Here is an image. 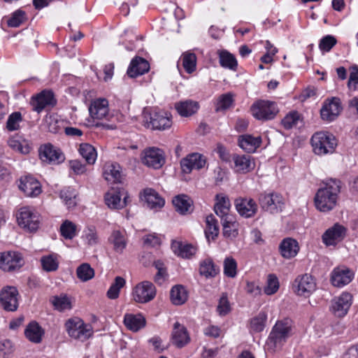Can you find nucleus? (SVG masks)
Listing matches in <instances>:
<instances>
[{"mask_svg":"<svg viewBox=\"0 0 358 358\" xmlns=\"http://www.w3.org/2000/svg\"><path fill=\"white\" fill-rule=\"evenodd\" d=\"M24 264L22 255L14 251L0 253V268L3 271H12L20 268Z\"/></svg>","mask_w":358,"mask_h":358,"instance_id":"f3484780","label":"nucleus"},{"mask_svg":"<svg viewBox=\"0 0 358 358\" xmlns=\"http://www.w3.org/2000/svg\"><path fill=\"white\" fill-rule=\"evenodd\" d=\"M41 262L43 269L48 272L55 271L59 266V260L56 254L42 257Z\"/></svg>","mask_w":358,"mask_h":358,"instance_id":"09e8293b","label":"nucleus"},{"mask_svg":"<svg viewBox=\"0 0 358 358\" xmlns=\"http://www.w3.org/2000/svg\"><path fill=\"white\" fill-rule=\"evenodd\" d=\"M175 109L182 117H189L195 115L199 110L200 105L196 101L186 99L175 103Z\"/></svg>","mask_w":358,"mask_h":358,"instance_id":"bb28decb","label":"nucleus"},{"mask_svg":"<svg viewBox=\"0 0 358 358\" xmlns=\"http://www.w3.org/2000/svg\"><path fill=\"white\" fill-rule=\"evenodd\" d=\"M144 125L153 130L164 131L172 126L171 115L164 111L145 109L143 113Z\"/></svg>","mask_w":358,"mask_h":358,"instance_id":"20e7f679","label":"nucleus"},{"mask_svg":"<svg viewBox=\"0 0 358 358\" xmlns=\"http://www.w3.org/2000/svg\"><path fill=\"white\" fill-rule=\"evenodd\" d=\"M70 169L76 175H81L85 173L86 166L78 159L70 160L69 162Z\"/></svg>","mask_w":358,"mask_h":358,"instance_id":"338daca9","label":"nucleus"},{"mask_svg":"<svg viewBox=\"0 0 358 358\" xmlns=\"http://www.w3.org/2000/svg\"><path fill=\"white\" fill-rule=\"evenodd\" d=\"M217 202L215 204L214 210L217 215L222 218V220L225 217L229 218V212L230 208V201L228 197L219 195L216 196Z\"/></svg>","mask_w":358,"mask_h":358,"instance_id":"ea45409f","label":"nucleus"},{"mask_svg":"<svg viewBox=\"0 0 358 358\" xmlns=\"http://www.w3.org/2000/svg\"><path fill=\"white\" fill-rule=\"evenodd\" d=\"M8 143L13 150L24 155L29 153L31 149L29 142L22 136H12Z\"/></svg>","mask_w":358,"mask_h":358,"instance_id":"c9c22d12","label":"nucleus"},{"mask_svg":"<svg viewBox=\"0 0 358 358\" xmlns=\"http://www.w3.org/2000/svg\"><path fill=\"white\" fill-rule=\"evenodd\" d=\"M171 341L173 344L179 348L186 345L190 341L186 327L178 322L173 324Z\"/></svg>","mask_w":358,"mask_h":358,"instance_id":"a878e982","label":"nucleus"},{"mask_svg":"<svg viewBox=\"0 0 358 358\" xmlns=\"http://www.w3.org/2000/svg\"><path fill=\"white\" fill-rule=\"evenodd\" d=\"M134 300L140 303H146L155 299L157 290L154 284L150 281L138 283L132 289Z\"/></svg>","mask_w":358,"mask_h":358,"instance_id":"1a4fd4ad","label":"nucleus"},{"mask_svg":"<svg viewBox=\"0 0 358 358\" xmlns=\"http://www.w3.org/2000/svg\"><path fill=\"white\" fill-rule=\"evenodd\" d=\"M234 204L239 215L245 218L255 216L257 212V205L252 199L240 197L235 200Z\"/></svg>","mask_w":358,"mask_h":358,"instance_id":"4be33fe9","label":"nucleus"},{"mask_svg":"<svg viewBox=\"0 0 358 358\" xmlns=\"http://www.w3.org/2000/svg\"><path fill=\"white\" fill-rule=\"evenodd\" d=\"M223 227V235L230 239L236 238L238 234V224L232 221L231 219L225 217L222 220Z\"/></svg>","mask_w":358,"mask_h":358,"instance_id":"49530a36","label":"nucleus"},{"mask_svg":"<svg viewBox=\"0 0 358 358\" xmlns=\"http://www.w3.org/2000/svg\"><path fill=\"white\" fill-rule=\"evenodd\" d=\"M27 20L26 13L20 9L15 11L8 20L10 27H17Z\"/></svg>","mask_w":358,"mask_h":358,"instance_id":"13d9d810","label":"nucleus"},{"mask_svg":"<svg viewBox=\"0 0 358 358\" xmlns=\"http://www.w3.org/2000/svg\"><path fill=\"white\" fill-rule=\"evenodd\" d=\"M216 152L218 154L220 158L225 162H231L232 160V155H230L229 152L227 148L222 144H217L216 148Z\"/></svg>","mask_w":358,"mask_h":358,"instance_id":"774afa93","label":"nucleus"},{"mask_svg":"<svg viewBox=\"0 0 358 358\" xmlns=\"http://www.w3.org/2000/svg\"><path fill=\"white\" fill-rule=\"evenodd\" d=\"M171 248L175 254L182 258L189 259L196 252V248L192 244L183 243L180 241H173Z\"/></svg>","mask_w":358,"mask_h":358,"instance_id":"72a5a7b5","label":"nucleus"},{"mask_svg":"<svg viewBox=\"0 0 358 358\" xmlns=\"http://www.w3.org/2000/svg\"><path fill=\"white\" fill-rule=\"evenodd\" d=\"M103 176L108 182H120L122 177L120 166L116 163H106L103 167Z\"/></svg>","mask_w":358,"mask_h":358,"instance_id":"7c9ffc66","label":"nucleus"},{"mask_svg":"<svg viewBox=\"0 0 358 358\" xmlns=\"http://www.w3.org/2000/svg\"><path fill=\"white\" fill-rule=\"evenodd\" d=\"M302 123L303 119L297 111L290 112L282 120V124L287 129L301 126Z\"/></svg>","mask_w":358,"mask_h":358,"instance_id":"de8ad7c7","label":"nucleus"},{"mask_svg":"<svg viewBox=\"0 0 358 358\" xmlns=\"http://www.w3.org/2000/svg\"><path fill=\"white\" fill-rule=\"evenodd\" d=\"M172 203L176 210L181 215L190 213L193 210V201L186 194L176 196L173 197Z\"/></svg>","mask_w":358,"mask_h":358,"instance_id":"c756f323","label":"nucleus"},{"mask_svg":"<svg viewBox=\"0 0 358 358\" xmlns=\"http://www.w3.org/2000/svg\"><path fill=\"white\" fill-rule=\"evenodd\" d=\"M39 157L43 162L50 164H59L65 160V155L59 148L47 143L39 148Z\"/></svg>","mask_w":358,"mask_h":358,"instance_id":"ddd939ff","label":"nucleus"},{"mask_svg":"<svg viewBox=\"0 0 358 358\" xmlns=\"http://www.w3.org/2000/svg\"><path fill=\"white\" fill-rule=\"evenodd\" d=\"M187 157L192 163L194 168L198 170L203 168L206 164V157L203 155L197 152L189 154Z\"/></svg>","mask_w":358,"mask_h":358,"instance_id":"e2e57ef3","label":"nucleus"},{"mask_svg":"<svg viewBox=\"0 0 358 358\" xmlns=\"http://www.w3.org/2000/svg\"><path fill=\"white\" fill-rule=\"evenodd\" d=\"M259 203L264 210L271 213H277L282 210L284 206V199L278 193L264 192L259 195Z\"/></svg>","mask_w":358,"mask_h":358,"instance_id":"f8f14e48","label":"nucleus"},{"mask_svg":"<svg viewBox=\"0 0 358 358\" xmlns=\"http://www.w3.org/2000/svg\"><path fill=\"white\" fill-rule=\"evenodd\" d=\"M352 303V295L345 292L331 300L330 310L334 316L343 317L348 313Z\"/></svg>","mask_w":358,"mask_h":358,"instance_id":"4468645a","label":"nucleus"},{"mask_svg":"<svg viewBox=\"0 0 358 358\" xmlns=\"http://www.w3.org/2000/svg\"><path fill=\"white\" fill-rule=\"evenodd\" d=\"M65 327L70 337L80 341L87 340L94 333L92 325L85 323L78 317L69 319L65 323Z\"/></svg>","mask_w":358,"mask_h":358,"instance_id":"39448f33","label":"nucleus"},{"mask_svg":"<svg viewBox=\"0 0 358 358\" xmlns=\"http://www.w3.org/2000/svg\"><path fill=\"white\" fill-rule=\"evenodd\" d=\"M52 303L55 309L59 311L69 310L71 308L70 300L66 295L55 296L52 300Z\"/></svg>","mask_w":358,"mask_h":358,"instance_id":"052dcab7","label":"nucleus"},{"mask_svg":"<svg viewBox=\"0 0 358 358\" xmlns=\"http://www.w3.org/2000/svg\"><path fill=\"white\" fill-rule=\"evenodd\" d=\"M19 188L27 196H36L41 192V187L40 182L34 177L27 176L21 178L20 180Z\"/></svg>","mask_w":358,"mask_h":358,"instance_id":"b1692460","label":"nucleus"},{"mask_svg":"<svg viewBox=\"0 0 358 358\" xmlns=\"http://www.w3.org/2000/svg\"><path fill=\"white\" fill-rule=\"evenodd\" d=\"M30 103L34 111L40 113L47 106H54L56 104V100L52 92L43 90L36 96H33Z\"/></svg>","mask_w":358,"mask_h":358,"instance_id":"aec40b11","label":"nucleus"},{"mask_svg":"<svg viewBox=\"0 0 358 358\" xmlns=\"http://www.w3.org/2000/svg\"><path fill=\"white\" fill-rule=\"evenodd\" d=\"M219 62L222 67L229 69L232 71H236L238 62L236 57L229 52L225 50L218 52Z\"/></svg>","mask_w":358,"mask_h":358,"instance_id":"37998d69","label":"nucleus"},{"mask_svg":"<svg viewBox=\"0 0 358 358\" xmlns=\"http://www.w3.org/2000/svg\"><path fill=\"white\" fill-rule=\"evenodd\" d=\"M354 275V272L349 268L345 266H339L332 270L330 281L333 286L343 287L352 280Z\"/></svg>","mask_w":358,"mask_h":358,"instance_id":"a211bd4d","label":"nucleus"},{"mask_svg":"<svg viewBox=\"0 0 358 358\" xmlns=\"http://www.w3.org/2000/svg\"><path fill=\"white\" fill-rule=\"evenodd\" d=\"M19 293L16 287L7 286L0 292V303L6 311L13 312L18 308Z\"/></svg>","mask_w":358,"mask_h":358,"instance_id":"2eb2a0df","label":"nucleus"},{"mask_svg":"<svg viewBox=\"0 0 358 358\" xmlns=\"http://www.w3.org/2000/svg\"><path fill=\"white\" fill-rule=\"evenodd\" d=\"M252 116L257 120L268 121L275 118L279 110L273 101L257 100L250 107Z\"/></svg>","mask_w":358,"mask_h":358,"instance_id":"0eeeda50","label":"nucleus"},{"mask_svg":"<svg viewBox=\"0 0 358 358\" xmlns=\"http://www.w3.org/2000/svg\"><path fill=\"white\" fill-rule=\"evenodd\" d=\"M60 197L68 208L76 205V192L73 188L68 187L61 190Z\"/></svg>","mask_w":358,"mask_h":358,"instance_id":"603ef678","label":"nucleus"},{"mask_svg":"<svg viewBox=\"0 0 358 358\" xmlns=\"http://www.w3.org/2000/svg\"><path fill=\"white\" fill-rule=\"evenodd\" d=\"M293 322L289 318L277 321L266 341L267 350L274 352L280 349L291 336Z\"/></svg>","mask_w":358,"mask_h":358,"instance_id":"f03ea898","label":"nucleus"},{"mask_svg":"<svg viewBox=\"0 0 358 358\" xmlns=\"http://www.w3.org/2000/svg\"><path fill=\"white\" fill-rule=\"evenodd\" d=\"M316 280L309 273L298 275L292 285L294 292L299 296H309L316 289Z\"/></svg>","mask_w":358,"mask_h":358,"instance_id":"9d476101","label":"nucleus"},{"mask_svg":"<svg viewBox=\"0 0 358 358\" xmlns=\"http://www.w3.org/2000/svg\"><path fill=\"white\" fill-rule=\"evenodd\" d=\"M143 198L148 207L151 209L161 208L165 203L164 199L152 188H146L143 190Z\"/></svg>","mask_w":358,"mask_h":358,"instance_id":"473e14b6","label":"nucleus"},{"mask_svg":"<svg viewBox=\"0 0 358 358\" xmlns=\"http://www.w3.org/2000/svg\"><path fill=\"white\" fill-rule=\"evenodd\" d=\"M279 250L281 255L286 259L294 257L299 252L298 242L292 238H284L280 245Z\"/></svg>","mask_w":358,"mask_h":358,"instance_id":"c85d7f7f","label":"nucleus"},{"mask_svg":"<svg viewBox=\"0 0 358 358\" xmlns=\"http://www.w3.org/2000/svg\"><path fill=\"white\" fill-rule=\"evenodd\" d=\"M78 278L83 282H86L94 276V271L87 263L80 265L76 270Z\"/></svg>","mask_w":358,"mask_h":358,"instance_id":"6e6d98bb","label":"nucleus"},{"mask_svg":"<svg viewBox=\"0 0 358 358\" xmlns=\"http://www.w3.org/2000/svg\"><path fill=\"white\" fill-rule=\"evenodd\" d=\"M324 186L320 188L315 196V205L321 212H329L333 210L341 193L342 182L340 180L330 178L324 182Z\"/></svg>","mask_w":358,"mask_h":358,"instance_id":"f257e3e1","label":"nucleus"},{"mask_svg":"<svg viewBox=\"0 0 358 358\" xmlns=\"http://www.w3.org/2000/svg\"><path fill=\"white\" fill-rule=\"evenodd\" d=\"M267 320V314L265 311H260L259 314L250 320V329L255 332H260L264 330Z\"/></svg>","mask_w":358,"mask_h":358,"instance_id":"864d4df0","label":"nucleus"},{"mask_svg":"<svg viewBox=\"0 0 358 358\" xmlns=\"http://www.w3.org/2000/svg\"><path fill=\"white\" fill-rule=\"evenodd\" d=\"M219 234V227L217 221L213 215H210L206 217V227L205 229V235L208 241L215 238Z\"/></svg>","mask_w":358,"mask_h":358,"instance_id":"c03bdc74","label":"nucleus"},{"mask_svg":"<svg viewBox=\"0 0 358 358\" xmlns=\"http://www.w3.org/2000/svg\"><path fill=\"white\" fill-rule=\"evenodd\" d=\"M279 289V281L274 274H269L267 278V283L264 287V292L267 295L275 294Z\"/></svg>","mask_w":358,"mask_h":358,"instance_id":"680f3d73","label":"nucleus"},{"mask_svg":"<svg viewBox=\"0 0 358 358\" xmlns=\"http://www.w3.org/2000/svg\"><path fill=\"white\" fill-rule=\"evenodd\" d=\"M182 66L187 73H192L196 70V56L192 52H185L181 56Z\"/></svg>","mask_w":358,"mask_h":358,"instance_id":"3c124183","label":"nucleus"},{"mask_svg":"<svg viewBox=\"0 0 358 358\" xmlns=\"http://www.w3.org/2000/svg\"><path fill=\"white\" fill-rule=\"evenodd\" d=\"M345 234V227L336 224L324 233L322 241L327 246L335 245L344 238Z\"/></svg>","mask_w":358,"mask_h":358,"instance_id":"393cba45","label":"nucleus"},{"mask_svg":"<svg viewBox=\"0 0 358 358\" xmlns=\"http://www.w3.org/2000/svg\"><path fill=\"white\" fill-rule=\"evenodd\" d=\"M224 273L229 278H234L237 274V263L232 257H227L224 261Z\"/></svg>","mask_w":358,"mask_h":358,"instance_id":"bf43d9fd","label":"nucleus"},{"mask_svg":"<svg viewBox=\"0 0 358 358\" xmlns=\"http://www.w3.org/2000/svg\"><path fill=\"white\" fill-rule=\"evenodd\" d=\"M77 226L70 220H65L60 226L61 235L66 239H72L77 234Z\"/></svg>","mask_w":358,"mask_h":358,"instance_id":"5fc2aeb1","label":"nucleus"},{"mask_svg":"<svg viewBox=\"0 0 358 358\" xmlns=\"http://www.w3.org/2000/svg\"><path fill=\"white\" fill-rule=\"evenodd\" d=\"M22 122V116L20 112L11 113L6 122V128L9 131H13L19 129L20 124Z\"/></svg>","mask_w":358,"mask_h":358,"instance_id":"4d7b16f0","label":"nucleus"},{"mask_svg":"<svg viewBox=\"0 0 358 358\" xmlns=\"http://www.w3.org/2000/svg\"><path fill=\"white\" fill-rule=\"evenodd\" d=\"M149 69L150 64L147 60L141 57H136L131 60L127 73L130 78H136L147 73Z\"/></svg>","mask_w":358,"mask_h":358,"instance_id":"cd10ccee","label":"nucleus"},{"mask_svg":"<svg viewBox=\"0 0 358 358\" xmlns=\"http://www.w3.org/2000/svg\"><path fill=\"white\" fill-rule=\"evenodd\" d=\"M125 280L120 276L115 277L114 282L107 291L106 296L110 299H116L119 297L120 289L125 285Z\"/></svg>","mask_w":358,"mask_h":358,"instance_id":"8fccbe9b","label":"nucleus"},{"mask_svg":"<svg viewBox=\"0 0 358 358\" xmlns=\"http://www.w3.org/2000/svg\"><path fill=\"white\" fill-rule=\"evenodd\" d=\"M188 299L186 289L180 285L173 286L170 292V299L173 304L180 306L184 304Z\"/></svg>","mask_w":358,"mask_h":358,"instance_id":"a19ab883","label":"nucleus"},{"mask_svg":"<svg viewBox=\"0 0 358 358\" xmlns=\"http://www.w3.org/2000/svg\"><path fill=\"white\" fill-rule=\"evenodd\" d=\"M239 147L247 152H255L262 143L260 136H239L238 140Z\"/></svg>","mask_w":358,"mask_h":358,"instance_id":"2f4dec72","label":"nucleus"},{"mask_svg":"<svg viewBox=\"0 0 358 358\" xmlns=\"http://www.w3.org/2000/svg\"><path fill=\"white\" fill-rule=\"evenodd\" d=\"M66 123L63 120H58L54 118L50 117L48 120H46V128L48 129V131L53 134H62L63 132L65 134H83L81 130L67 127Z\"/></svg>","mask_w":358,"mask_h":358,"instance_id":"5701e85b","label":"nucleus"},{"mask_svg":"<svg viewBox=\"0 0 358 358\" xmlns=\"http://www.w3.org/2000/svg\"><path fill=\"white\" fill-rule=\"evenodd\" d=\"M234 94H232L231 92L222 94L217 98L214 103L215 111L217 113L225 112L227 110L229 109L234 105Z\"/></svg>","mask_w":358,"mask_h":358,"instance_id":"79ce46f5","label":"nucleus"},{"mask_svg":"<svg viewBox=\"0 0 358 358\" xmlns=\"http://www.w3.org/2000/svg\"><path fill=\"white\" fill-rule=\"evenodd\" d=\"M343 110L341 101L338 97L326 99L320 109V117L323 121L331 122L340 115Z\"/></svg>","mask_w":358,"mask_h":358,"instance_id":"9b49d317","label":"nucleus"},{"mask_svg":"<svg viewBox=\"0 0 358 358\" xmlns=\"http://www.w3.org/2000/svg\"><path fill=\"white\" fill-rule=\"evenodd\" d=\"M233 165L231 166L234 171L238 173H247L255 168V162L250 155H232Z\"/></svg>","mask_w":358,"mask_h":358,"instance_id":"412c9836","label":"nucleus"},{"mask_svg":"<svg viewBox=\"0 0 358 358\" xmlns=\"http://www.w3.org/2000/svg\"><path fill=\"white\" fill-rule=\"evenodd\" d=\"M79 152L86 160L88 164H94L96 162L97 154L94 148L88 143L80 145Z\"/></svg>","mask_w":358,"mask_h":358,"instance_id":"a18cd8bd","label":"nucleus"},{"mask_svg":"<svg viewBox=\"0 0 358 358\" xmlns=\"http://www.w3.org/2000/svg\"><path fill=\"white\" fill-rule=\"evenodd\" d=\"M217 311L220 316H225L231 311V306L226 294H222L219 300Z\"/></svg>","mask_w":358,"mask_h":358,"instance_id":"0e129e2a","label":"nucleus"},{"mask_svg":"<svg viewBox=\"0 0 358 358\" xmlns=\"http://www.w3.org/2000/svg\"><path fill=\"white\" fill-rule=\"evenodd\" d=\"M336 43L337 40L334 36L327 35L320 40L319 48L322 52H329Z\"/></svg>","mask_w":358,"mask_h":358,"instance_id":"69168bd1","label":"nucleus"},{"mask_svg":"<svg viewBox=\"0 0 358 358\" xmlns=\"http://www.w3.org/2000/svg\"><path fill=\"white\" fill-rule=\"evenodd\" d=\"M124 324L128 329L136 332L145 326V319L141 314H126L124 317Z\"/></svg>","mask_w":358,"mask_h":358,"instance_id":"e433bc0d","label":"nucleus"},{"mask_svg":"<svg viewBox=\"0 0 358 358\" xmlns=\"http://www.w3.org/2000/svg\"><path fill=\"white\" fill-rule=\"evenodd\" d=\"M164 152L157 148L151 147L143 152L142 163L148 167L159 169L165 164Z\"/></svg>","mask_w":358,"mask_h":358,"instance_id":"dca6fc26","label":"nucleus"},{"mask_svg":"<svg viewBox=\"0 0 358 358\" xmlns=\"http://www.w3.org/2000/svg\"><path fill=\"white\" fill-rule=\"evenodd\" d=\"M131 201L127 192L111 189L105 195L106 204L111 209H121Z\"/></svg>","mask_w":358,"mask_h":358,"instance_id":"6ab92c4d","label":"nucleus"},{"mask_svg":"<svg viewBox=\"0 0 358 358\" xmlns=\"http://www.w3.org/2000/svg\"><path fill=\"white\" fill-rule=\"evenodd\" d=\"M313 152L317 155L332 153L338 143L335 136H312L310 140Z\"/></svg>","mask_w":358,"mask_h":358,"instance_id":"6e6552de","label":"nucleus"},{"mask_svg":"<svg viewBox=\"0 0 358 358\" xmlns=\"http://www.w3.org/2000/svg\"><path fill=\"white\" fill-rule=\"evenodd\" d=\"M26 338L34 343H40L44 334L42 327L35 321L30 322L24 330Z\"/></svg>","mask_w":358,"mask_h":358,"instance_id":"f704fd0d","label":"nucleus"},{"mask_svg":"<svg viewBox=\"0 0 358 358\" xmlns=\"http://www.w3.org/2000/svg\"><path fill=\"white\" fill-rule=\"evenodd\" d=\"M199 274L206 278H214L220 271L212 259L206 258L201 261L199 264Z\"/></svg>","mask_w":358,"mask_h":358,"instance_id":"58836bf2","label":"nucleus"},{"mask_svg":"<svg viewBox=\"0 0 358 358\" xmlns=\"http://www.w3.org/2000/svg\"><path fill=\"white\" fill-rule=\"evenodd\" d=\"M108 241L113 245L114 250L118 253H122L127 244L125 233L120 230L113 231Z\"/></svg>","mask_w":358,"mask_h":358,"instance_id":"4c0bfd02","label":"nucleus"},{"mask_svg":"<svg viewBox=\"0 0 358 358\" xmlns=\"http://www.w3.org/2000/svg\"><path fill=\"white\" fill-rule=\"evenodd\" d=\"M90 116L93 119L89 126L101 128L102 131H110L117 128L114 123L100 122L107 120L109 115L108 101L106 99L99 98L92 101L89 108Z\"/></svg>","mask_w":358,"mask_h":358,"instance_id":"7ed1b4c3","label":"nucleus"},{"mask_svg":"<svg viewBox=\"0 0 358 358\" xmlns=\"http://www.w3.org/2000/svg\"><path fill=\"white\" fill-rule=\"evenodd\" d=\"M16 217L19 226L29 231H36L40 227L41 215L31 207L23 206L20 208Z\"/></svg>","mask_w":358,"mask_h":358,"instance_id":"423d86ee","label":"nucleus"}]
</instances>
